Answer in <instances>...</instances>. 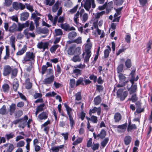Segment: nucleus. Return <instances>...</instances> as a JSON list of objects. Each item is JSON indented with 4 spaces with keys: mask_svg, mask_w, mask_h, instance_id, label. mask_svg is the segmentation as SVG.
Returning <instances> with one entry per match:
<instances>
[{
    "mask_svg": "<svg viewBox=\"0 0 152 152\" xmlns=\"http://www.w3.org/2000/svg\"><path fill=\"white\" fill-rule=\"evenodd\" d=\"M35 57V53L31 51L27 52L23 57L22 62L24 64H29L32 65L34 62Z\"/></svg>",
    "mask_w": 152,
    "mask_h": 152,
    "instance_id": "obj_1",
    "label": "nucleus"
},
{
    "mask_svg": "<svg viewBox=\"0 0 152 152\" xmlns=\"http://www.w3.org/2000/svg\"><path fill=\"white\" fill-rule=\"evenodd\" d=\"M82 4H83L84 7L87 11H89L91 6L93 9L96 7L94 0H83Z\"/></svg>",
    "mask_w": 152,
    "mask_h": 152,
    "instance_id": "obj_2",
    "label": "nucleus"
},
{
    "mask_svg": "<svg viewBox=\"0 0 152 152\" xmlns=\"http://www.w3.org/2000/svg\"><path fill=\"white\" fill-rule=\"evenodd\" d=\"M62 12V7H60L57 12V15H56L54 17V18H53V16L51 15H48V18L52 22L53 26H56L57 20L58 19V16H60Z\"/></svg>",
    "mask_w": 152,
    "mask_h": 152,
    "instance_id": "obj_3",
    "label": "nucleus"
},
{
    "mask_svg": "<svg viewBox=\"0 0 152 152\" xmlns=\"http://www.w3.org/2000/svg\"><path fill=\"white\" fill-rule=\"evenodd\" d=\"M124 90L122 89H119L117 92V96L120 100L124 101L128 95V92L126 91L123 92Z\"/></svg>",
    "mask_w": 152,
    "mask_h": 152,
    "instance_id": "obj_4",
    "label": "nucleus"
},
{
    "mask_svg": "<svg viewBox=\"0 0 152 152\" xmlns=\"http://www.w3.org/2000/svg\"><path fill=\"white\" fill-rule=\"evenodd\" d=\"M78 51V54H80L81 52L80 48L77 47L76 48L74 46L70 47L67 51L68 54L70 55H73L75 53V51Z\"/></svg>",
    "mask_w": 152,
    "mask_h": 152,
    "instance_id": "obj_5",
    "label": "nucleus"
},
{
    "mask_svg": "<svg viewBox=\"0 0 152 152\" xmlns=\"http://www.w3.org/2000/svg\"><path fill=\"white\" fill-rule=\"evenodd\" d=\"M135 69L132 70L129 75L130 78V81L132 83H134V82L137 81L139 78L138 76H137L135 78Z\"/></svg>",
    "mask_w": 152,
    "mask_h": 152,
    "instance_id": "obj_6",
    "label": "nucleus"
},
{
    "mask_svg": "<svg viewBox=\"0 0 152 152\" xmlns=\"http://www.w3.org/2000/svg\"><path fill=\"white\" fill-rule=\"evenodd\" d=\"M20 119H21L20 123L19 126L24 128L26 126V122L28 119V117L27 115H25L23 117L20 118Z\"/></svg>",
    "mask_w": 152,
    "mask_h": 152,
    "instance_id": "obj_7",
    "label": "nucleus"
},
{
    "mask_svg": "<svg viewBox=\"0 0 152 152\" xmlns=\"http://www.w3.org/2000/svg\"><path fill=\"white\" fill-rule=\"evenodd\" d=\"M127 126V123L117 126V128L118 129L117 130V132L119 133L124 132L126 129Z\"/></svg>",
    "mask_w": 152,
    "mask_h": 152,
    "instance_id": "obj_8",
    "label": "nucleus"
},
{
    "mask_svg": "<svg viewBox=\"0 0 152 152\" xmlns=\"http://www.w3.org/2000/svg\"><path fill=\"white\" fill-rule=\"evenodd\" d=\"M48 42H39L37 45V48L40 49H42L43 51L48 49Z\"/></svg>",
    "mask_w": 152,
    "mask_h": 152,
    "instance_id": "obj_9",
    "label": "nucleus"
},
{
    "mask_svg": "<svg viewBox=\"0 0 152 152\" xmlns=\"http://www.w3.org/2000/svg\"><path fill=\"white\" fill-rule=\"evenodd\" d=\"M48 117V113L47 112L43 111L40 113L38 116L39 121L45 120Z\"/></svg>",
    "mask_w": 152,
    "mask_h": 152,
    "instance_id": "obj_10",
    "label": "nucleus"
},
{
    "mask_svg": "<svg viewBox=\"0 0 152 152\" xmlns=\"http://www.w3.org/2000/svg\"><path fill=\"white\" fill-rule=\"evenodd\" d=\"M3 70V75L6 76L10 73L12 71V69L9 66H4Z\"/></svg>",
    "mask_w": 152,
    "mask_h": 152,
    "instance_id": "obj_11",
    "label": "nucleus"
},
{
    "mask_svg": "<svg viewBox=\"0 0 152 152\" xmlns=\"http://www.w3.org/2000/svg\"><path fill=\"white\" fill-rule=\"evenodd\" d=\"M54 77L53 75H51L45 79L43 81L44 84L45 85L49 84L51 83L53 81Z\"/></svg>",
    "mask_w": 152,
    "mask_h": 152,
    "instance_id": "obj_12",
    "label": "nucleus"
},
{
    "mask_svg": "<svg viewBox=\"0 0 152 152\" xmlns=\"http://www.w3.org/2000/svg\"><path fill=\"white\" fill-rule=\"evenodd\" d=\"M122 118V115L120 113H116L114 116V122L115 123H118L121 120Z\"/></svg>",
    "mask_w": 152,
    "mask_h": 152,
    "instance_id": "obj_13",
    "label": "nucleus"
},
{
    "mask_svg": "<svg viewBox=\"0 0 152 152\" xmlns=\"http://www.w3.org/2000/svg\"><path fill=\"white\" fill-rule=\"evenodd\" d=\"M61 4V3L58 1H57L55 4L52 7V11L53 12H56L57 11L59 10V8L61 7L60 5ZM62 8V7H61Z\"/></svg>",
    "mask_w": 152,
    "mask_h": 152,
    "instance_id": "obj_14",
    "label": "nucleus"
},
{
    "mask_svg": "<svg viewBox=\"0 0 152 152\" xmlns=\"http://www.w3.org/2000/svg\"><path fill=\"white\" fill-rule=\"evenodd\" d=\"M4 147H7V148L4 152H11L14 148V146L12 144H7L4 145Z\"/></svg>",
    "mask_w": 152,
    "mask_h": 152,
    "instance_id": "obj_15",
    "label": "nucleus"
},
{
    "mask_svg": "<svg viewBox=\"0 0 152 152\" xmlns=\"http://www.w3.org/2000/svg\"><path fill=\"white\" fill-rule=\"evenodd\" d=\"M107 48L104 51V57L105 58H107L109 57L110 52L111 50L110 47L109 46L107 45Z\"/></svg>",
    "mask_w": 152,
    "mask_h": 152,
    "instance_id": "obj_16",
    "label": "nucleus"
},
{
    "mask_svg": "<svg viewBox=\"0 0 152 152\" xmlns=\"http://www.w3.org/2000/svg\"><path fill=\"white\" fill-rule=\"evenodd\" d=\"M64 105L66 108V110L67 111V114L68 115L69 117L72 116V109L66 104L64 103Z\"/></svg>",
    "mask_w": 152,
    "mask_h": 152,
    "instance_id": "obj_17",
    "label": "nucleus"
},
{
    "mask_svg": "<svg viewBox=\"0 0 152 152\" xmlns=\"http://www.w3.org/2000/svg\"><path fill=\"white\" fill-rule=\"evenodd\" d=\"M29 15L27 12H24L20 15V19L22 21H25L27 19Z\"/></svg>",
    "mask_w": 152,
    "mask_h": 152,
    "instance_id": "obj_18",
    "label": "nucleus"
},
{
    "mask_svg": "<svg viewBox=\"0 0 152 152\" xmlns=\"http://www.w3.org/2000/svg\"><path fill=\"white\" fill-rule=\"evenodd\" d=\"M16 105L14 103H12L9 107V113L10 115H12L14 113L16 109Z\"/></svg>",
    "mask_w": 152,
    "mask_h": 152,
    "instance_id": "obj_19",
    "label": "nucleus"
},
{
    "mask_svg": "<svg viewBox=\"0 0 152 152\" xmlns=\"http://www.w3.org/2000/svg\"><path fill=\"white\" fill-rule=\"evenodd\" d=\"M13 89L16 91L19 86V82L18 79H15L13 82Z\"/></svg>",
    "mask_w": 152,
    "mask_h": 152,
    "instance_id": "obj_20",
    "label": "nucleus"
},
{
    "mask_svg": "<svg viewBox=\"0 0 152 152\" xmlns=\"http://www.w3.org/2000/svg\"><path fill=\"white\" fill-rule=\"evenodd\" d=\"M92 46V44L91 43H87L85 46V51L86 53H91V49Z\"/></svg>",
    "mask_w": 152,
    "mask_h": 152,
    "instance_id": "obj_21",
    "label": "nucleus"
},
{
    "mask_svg": "<svg viewBox=\"0 0 152 152\" xmlns=\"http://www.w3.org/2000/svg\"><path fill=\"white\" fill-rule=\"evenodd\" d=\"M106 133L105 131L102 129L101 130L100 133L97 135V137L102 139L105 137L106 135Z\"/></svg>",
    "mask_w": 152,
    "mask_h": 152,
    "instance_id": "obj_22",
    "label": "nucleus"
},
{
    "mask_svg": "<svg viewBox=\"0 0 152 152\" xmlns=\"http://www.w3.org/2000/svg\"><path fill=\"white\" fill-rule=\"evenodd\" d=\"M94 101L95 105H99L101 103L102 101L100 96L98 95L95 97L94 99Z\"/></svg>",
    "mask_w": 152,
    "mask_h": 152,
    "instance_id": "obj_23",
    "label": "nucleus"
},
{
    "mask_svg": "<svg viewBox=\"0 0 152 152\" xmlns=\"http://www.w3.org/2000/svg\"><path fill=\"white\" fill-rule=\"evenodd\" d=\"M25 88L26 89H30L32 86V83L30 82V79L29 78L26 80L25 83Z\"/></svg>",
    "mask_w": 152,
    "mask_h": 152,
    "instance_id": "obj_24",
    "label": "nucleus"
},
{
    "mask_svg": "<svg viewBox=\"0 0 152 152\" xmlns=\"http://www.w3.org/2000/svg\"><path fill=\"white\" fill-rule=\"evenodd\" d=\"M79 15L80 12L79 11H78L75 15L73 18L74 22L77 25L79 23Z\"/></svg>",
    "mask_w": 152,
    "mask_h": 152,
    "instance_id": "obj_25",
    "label": "nucleus"
},
{
    "mask_svg": "<svg viewBox=\"0 0 152 152\" xmlns=\"http://www.w3.org/2000/svg\"><path fill=\"white\" fill-rule=\"evenodd\" d=\"M7 114V112L6 107L5 105H4L0 108V114L5 115Z\"/></svg>",
    "mask_w": 152,
    "mask_h": 152,
    "instance_id": "obj_26",
    "label": "nucleus"
},
{
    "mask_svg": "<svg viewBox=\"0 0 152 152\" xmlns=\"http://www.w3.org/2000/svg\"><path fill=\"white\" fill-rule=\"evenodd\" d=\"M17 30V26L16 24L13 23L12 25L10 27L9 31L10 32H14Z\"/></svg>",
    "mask_w": 152,
    "mask_h": 152,
    "instance_id": "obj_27",
    "label": "nucleus"
},
{
    "mask_svg": "<svg viewBox=\"0 0 152 152\" xmlns=\"http://www.w3.org/2000/svg\"><path fill=\"white\" fill-rule=\"evenodd\" d=\"M27 46L26 45H25L23 48H22L21 50L19 51L17 53V55H21L24 53L26 50Z\"/></svg>",
    "mask_w": 152,
    "mask_h": 152,
    "instance_id": "obj_28",
    "label": "nucleus"
},
{
    "mask_svg": "<svg viewBox=\"0 0 152 152\" xmlns=\"http://www.w3.org/2000/svg\"><path fill=\"white\" fill-rule=\"evenodd\" d=\"M118 77L119 80V82H125L126 77L123 74L120 73L118 75Z\"/></svg>",
    "mask_w": 152,
    "mask_h": 152,
    "instance_id": "obj_29",
    "label": "nucleus"
},
{
    "mask_svg": "<svg viewBox=\"0 0 152 152\" xmlns=\"http://www.w3.org/2000/svg\"><path fill=\"white\" fill-rule=\"evenodd\" d=\"M132 138L129 136H126L124 139V142L126 145H129L131 142Z\"/></svg>",
    "mask_w": 152,
    "mask_h": 152,
    "instance_id": "obj_30",
    "label": "nucleus"
},
{
    "mask_svg": "<svg viewBox=\"0 0 152 152\" xmlns=\"http://www.w3.org/2000/svg\"><path fill=\"white\" fill-rule=\"evenodd\" d=\"M55 2V0H45L44 3L46 5L51 6Z\"/></svg>",
    "mask_w": 152,
    "mask_h": 152,
    "instance_id": "obj_31",
    "label": "nucleus"
},
{
    "mask_svg": "<svg viewBox=\"0 0 152 152\" xmlns=\"http://www.w3.org/2000/svg\"><path fill=\"white\" fill-rule=\"evenodd\" d=\"M83 78L82 77H80L76 82V86H77L80 85L84 86L85 84L83 83Z\"/></svg>",
    "mask_w": 152,
    "mask_h": 152,
    "instance_id": "obj_32",
    "label": "nucleus"
},
{
    "mask_svg": "<svg viewBox=\"0 0 152 152\" xmlns=\"http://www.w3.org/2000/svg\"><path fill=\"white\" fill-rule=\"evenodd\" d=\"M137 89V86L136 85H133L130 88L129 90H128L129 91V94H132L133 93H135Z\"/></svg>",
    "mask_w": 152,
    "mask_h": 152,
    "instance_id": "obj_33",
    "label": "nucleus"
},
{
    "mask_svg": "<svg viewBox=\"0 0 152 152\" xmlns=\"http://www.w3.org/2000/svg\"><path fill=\"white\" fill-rule=\"evenodd\" d=\"M77 33L75 31H72L69 33L68 35V38L70 39H72L75 37Z\"/></svg>",
    "mask_w": 152,
    "mask_h": 152,
    "instance_id": "obj_34",
    "label": "nucleus"
},
{
    "mask_svg": "<svg viewBox=\"0 0 152 152\" xmlns=\"http://www.w3.org/2000/svg\"><path fill=\"white\" fill-rule=\"evenodd\" d=\"M109 140V138L108 137L105 138L101 142V146L103 148L105 147L107 144Z\"/></svg>",
    "mask_w": 152,
    "mask_h": 152,
    "instance_id": "obj_35",
    "label": "nucleus"
},
{
    "mask_svg": "<svg viewBox=\"0 0 152 152\" xmlns=\"http://www.w3.org/2000/svg\"><path fill=\"white\" fill-rule=\"evenodd\" d=\"M15 137L14 133L12 132L9 134H7L5 135V137L7 140H9L12 139Z\"/></svg>",
    "mask_w": 152,
    "mask_h": 152,
    "instance_id": "obj_36",
    "label": "nucleus"
},
{
    "mask_svg": "<svg viewBox=\"0 0 152 152\" xmlns=\"http://www.w3.org/2000/svg\"><path fill=\"white\" fill-rule=\"evenodd\" d=\"M137 128L135 124H129L128 126L127 130L128 132H130L132 129H136Z\"/></svg>",
    "mask_w": 152,
    "mask_h": 152,
    "instance_id": "obj_37",
    "label": "nucleus"
},
{
    "mask_svg": "<svg viewBox=\"0 0 152 152\" xmlns=\"http://www.w3.org/2000/svg\"><path fill=\"white\" fill-rule=\"evenodd\" d=\"M61 28L64 30L67 31L69 28V25L67 23L61 24Z\"/></svg>",
    "mask_w": 152,
    "mask_h": 152,
    "instance_id": "obj_38",
    "label": "nucleus"
},
{
    "mask_svg": "<svg viewBox=\"0 0 152 152\" xmlns=\"http://www.w3.org/2000/svg\"><path fill=\"white\" fill-rule=\"evenodd\" d=\"M86 53V56L84 58V62L88 64L89 61V59L91 56V54L90 53Z\"/></svg>",
    "mask_w": 152,
    "mask_h": 152,
    "instance_id": "obj_39",
    "label": "nucleus"
},
{
    "mask_svg": "<svg viewBox=\"0 0 152 152\" xmlns=\"http://www.w3.org/2000/svg\"><path fill=\"white\" fill-rule=\"evenodd\" d=\"M23 114V112L21 110H18L16 112L15 114V118H18L21 116Z\"/></svg>",
    "mask_w": 152,
    "mask_h": 152,
    "instance_id": "obj_40",
    "label": "nucleus"
},
{
    "mask_svg": "<svg viewBox=\"0 0 152 152\" xmlns=\"http://www.w3.org/2000/svg\"><path fill=\"white\" fill-rule=\"evenodd\" d=\"M73 74H75L77 77H78L81 74V70L78 69H75L73 70Z\"/></svg>",
    "mask_w": 152,
    "mask_h": 152,
    "instance_id": "obj_41",
    "label": "nucleus"
},
{
    "mask_svg": "<svg viewBox=\"0 0 152 152\" xmlns=\"http://www.w3.org/2000/svg\"><path fill=\"white\" fill-rule=\"evenodd\" d=\"M96 31L98 35H101L100 36V38H103L104 37L105 34L104 33L103 30H101L99 28H97V29L96 30Z\"/></svg>",
    "mask_w": 152,
    "mask_h": 152,
    "instance_id": "obj_42",
    "label": "nucleus"
},
{
    "mask_svg": "<svg viewBox=\"0 0 152 152\" xmlns=\"http://www.w3.org/2000/svg\"><path fill=\"white\" fill-rule=\"evenodd\" d=\"M75 100L79 101L82 99L81 93L80 92H77L75 95Z\"/></svg>",
    "mask_w": 152,
    "mask_h": 152,
    "instance_id": "obj_43",
    "label": "nucleus"
},
{
    "mask_svg": "<svg viewBox=\"0 0 152 152\" xmlns=\"http://www.w3.org/2000/svg\"><path fill=\"white\" fill-rule=\"evenodd\" d=\"M72 60L74 62H79L80 61L81 59L78 55L74 56L72 57Z\"/></svg>",
    "mask_w": 152,
    "mask_h": 152,
    "instance_id": "obj_44",
    "label": "nucleus"
},
{
    "mask_svg": "<svg viewBox=\"0 0 152 152\" xmlns=\"http://www.w3.org/2000/svg\"><path fill=\"white\" fill-rule=\"evenodd\" d=\"M83 138L81 137H78L77 139L75 141H74L72 144L74 145H77L78 144L82 142V140H83Z\"/></svg>",
    "mask_w": 152,
    "mask_h": 152,
    "instance_id": "obj_45",
    "label": "nucleus"
},
{
    "mask_svg": "<svg viewBox=\"0 0 152 152\" xmlns=\"http://www.w3.org/2000/svg\"><path fill=\"white\" fill-rule=\"evenodd\" d=\"M144 111V108H142L141 107L139 108H137L136 111L134 113L135 115H137V113L139 114L142 112H143Z\"/></svg>",
    "mask_w": 152,
    "mask_h": 152,
    "instance_id": "obj_46",
    "label": "nucleus"
},
{
    "mask_svg": "<svg viewBox=\"0 0 152 152\" xmlns=\"http://www.w3.org/2000/svg\"><path fill=\"white\" fill-rule=\"evenodd\" d=\"M59 46L58 45H53L50 49V50L52 53H54L56 50Z\"/></svg>",
    "mask_w": 152,
    "mask_h": 152,
    "instance_id": "obj_47",
    "label": "nucleus"
},
{
    "mask_svg": "<svg viewBox=\"0 0 152 152\" xmlns=\"http://www.w3.org/2000/svg\"><path fill=\"white\" fill-rule=\"evenodd\" d=\"M45 106V104L44 103L41 104L37 107V109L40 112H41L43 110Z\"/></svg>",
    "mask_w": 152,
    "mask_h": 152,
    "instance_id": "obj_48",
    "label": "nucleus"
},
{
    "mask_svg": "<svg viewBox=\"0 0 152 152\" xmlns=\"http://www.w3.org/2000/svg\"><path fill=\"white\" fill-rule=\"evenodd\" d=\"M126 84L127 85L126 88L128 90H129L131 87L133 85L134 83H132L131 82L127 80L125 81Z\"/></svg>",
    "mask_w": 152,
    "mask_h": 152,
    "instance_id": "obj_49",
    "label": "nucleus"
},
{
    "mask_svg": "<svg viewBox=\"0 0 152 152\" xmlns=\"http://www.w3.org/2000/svg\"><path fill=\"white\" fill-rule=\"evenodd\" d=\"M152 45V41L151 40H149V41L147 43L146 45V48L147 49V52L148 53L149 50L151 49V46Z\"/></svg>",
    "mask_w": 152,
    "mask_h": 152,
    "instance_id": "obj_50",
    "label": "nucleus"
},
{
    "mask_svg": "<svg viewBox=\"0 0 152 152\" xmlns=\"http://www.w3.org/2000/svg\"><path fill=\"white\" fill-rule=\"evenodd\" d=\"M105 12L104 11H102L101 12H98L95 15V19H98L103 14H104Z\"/></svg>",
    "mask_w": 152,
    "mask_h": 152,
    "instance_id": "obj_51",
    "label": "nucleus"
},
{
    "mask_svg": "<svg viewBox=\"0 0 152 152\" xmlns=\"http://www.w3.org/2000/svg\"><path fill=\"white\" fill-rule=\"evenodd\" d=\"M125 64L126 67L130 68L132 66V63L131 60L130 59H127L125 62Z\"/></svg>",
    "mask_w": 152,
    "mask_h": 152,
    "instance_id": "obj_52",
    "label": "nucleus"
},
{
    "mask_svg": "<svg viewBox=\"0 0 152 152\" xmlns=\"http://www.w3.org/2000/svg\"><path fill=\"white\" fill-rule=\"evenodd\" d=\"M88 18V14L86 13L83 14L82 16V21L83 23L86 22Z\"/></svg>",
    "mask_w": 152,
    "mask_h": 152,
    "instance_id": "obj_53",
    "label": "nucleus"
},
{
    "mask_svg": "<svg viewBox=\"0 0 152 152\" xmlns=\"http://www.w3.org/2000/svg\"><path fill=\"white\" fill-rule=\"evenodd\" d=\"M124 65L122 64H121L117 67V71L118 73H121L123 69Z\"/></svg>",
    "mask_w": 152,
    "mask_h": 152,
    "instance_id": "obj_54",
    "label": "nucleus"
},
{
    "mask_svg": "<svg viewBox=\"0 0 152 152\" xmlns=\"http://www.w3.org/2000/svg\"><path fill=\"white\" fill-rule=\"evenodd\" d=\"M89 78L91 80H93L94 83H96L97 81V76L94 75V74L90 75L89 76Z\"/></svg>",
    "mask_w": 152,
    "mask_h": 152,
    "instance_id": "obj_55",
    "label": "nucleus"
},
{
    "mask_svg": "<svg viewBox=\"0 0 152 152\" xmlns=\"http://www.w3.org/2000/svg\"><path fill=\"white\" fill-rule=\"evenodd\" d=\"M76 85L75 80L74 79H72L70 80V86L71 88H73Z\"/></svg>",
    "mask_w": 152,
    "mask_h": 152,
    "instance_id": "obj_56",
    "label": "nucleus"
},
{
    "mask_svg": "<svg viewBox=\"0 0 152 152\" xmlns=\"http://www.w3.org/2000/svg\"><path fill=\"white\" fill-rule=\"evenodd\" d=\"M13 8L16 10H18L19 9V3L17 2H14L13 4Z\"/></svg>",
    "mask_w": 152,
    "mask_h": 152,
    "instance_id": "obj_57",
    "label": "nucleus"
},
{
    "mask_svg": "<svg viewBox=\"0 0 152 152\" xmlns=\"http://www.w3.org/2000/svg\"><path fill=\"white\" fill-rule=\"evenodd\" d=\"M70 121V125L71 127L72 128L73 126L75 124V121L73 119V118L72 116L69 117Z\"/></svg>",
    "mask_w": 152,
    "mask_h": 152,
    "instance_id": "obj_58",
    "label": "nucleus"
},
{
    "mask_svg": "<svg viewBox=\"0 0 152 152\" xmlns=\"http://www.w3.org/2000/svg\"><path fill=\"white\" fill-rule=\"evenodd\" d=\"M55 32L57 36L61 35L63 34L62 31L60 29H56L55 30Z\"/></svg>",
    "mask_w": 152,
    "mask_h": 152,
    "instance_id": "obj_59",
    "label": "nucleus"
},
{
    "mask_svg": "<svg viewBox=\"0 0 152 152\" xmlns=\"http://www.w3.org/2000/svg\"><path fill=\"white\" fill-rule=\"evenodd\" d=\"M78 5L77 4L76 6H75L74 7H73L72 9H71L69 12L71 14H72L75 12L78 9Z\"/></svg>",
    "mask_w": 152,
    "mask_h": 152,
    "instance_id": "obj_60",
    "label": "nucleus"
},
{
    "mask_svg": "<svg viewBox=\"0 0 152 152\" xmlns=\"http://www.w3.org/2000/svg\"><path fill=\"white\" fill-rule=\"evenodd\" d=\"M137 99L138 98L136 96V94H134L132 95L130 100H131L132 102H134L137 100Z\"/></svg>",
    "mask_w": 152,
    "mask_h": 152,
    "instance_id": "obj_61",
    "label": "nucleus"
},
{
    "mask_svg": "<svg viewBox=\"0 0 152 152\" xmlns=\"http://www.w3.org/2000/svg\"><path fill=\"white\" fill-rule=\"evenodd\" d=\"M25 142L23 140L19 141L17 144L16 146L17 147L20 148L23 147L25 145Z\"/></svg>",
    "mask_w": 152,
    "mask_h": 152,
    "instance_id": "obj_62",
    "label": "nucleus"
},
{
    "mask_svg": "<svg viewBox=\"0 0 152 152\" xmlns=\"http://www.w3.org/2000/svg\"><path fill=\"white\" fill-rule=\"evenodd\" d=\"M98 110V108L96 107H94L92 109L89 110V114L91 115L92 113H95Z\"/></svg>",
    "mask_w": 152,
    "mask_h": 152,
    "instance_id": "obj_63",
    "label": "nucleus"
},
{
    "mask_svg": "<svg viewBox=\"0 0 152 152\" xmlns=\"http://www.w3.org/2000/svg\"><path fill=\"white\" fill-rule=\"evenodd\" d=\"M91 121L94 123H96L98 121L97 117L94 115L91 116Z\"/></svg>",
    "mask_w": 152,
    "mask_h": 152,
    "instance_id": "obj_64",
    "label": "nucleus"
}]
</instances>
